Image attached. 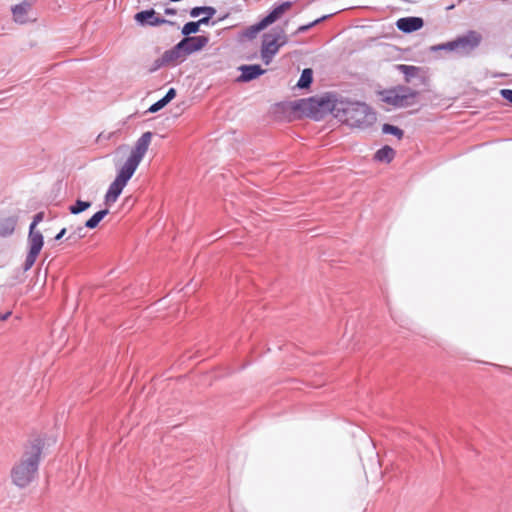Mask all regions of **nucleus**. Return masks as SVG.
<instances>
[{"label":"nucleus","mask_w":512,"mask_h":512,"mask_svg":"<svg viewBox=\"0 0 512 512\" xmlns=\"http://www.w3.org/2000/svg\"><path fill=\"white\" fill-rule=\"evenodd\" d=\"M44 446L45 440L42 437H36L25 444L20 460L11 469V480L15 486L26 488L34 481Z\"/></svg>","instance_id":"f257e3e1"},{"label":"nucleus","mask_w":512,"mask_h":512,"mask_svg":"<svg viewBox=\"0 0 512 512\" xmlns=\"http://www.w3.org/2000/svg\"><path fill=\"white\" fill-rule=\"evenodd\" d=\"M134 19L136 23L142 27H157L164 24L169 26L177 25L175 21L161 17L153 8L137 12Z\"/></svg>","instance_id":"6e6552de"},{"label":"nucleus","mask_w":512,"mask_h":512,"mask_svg":"<svg viewBox=\"0 0 512 512\" xmlns=\"http://www.w3.org/2000/svg\"><path fill=\"white\" fill-rule=\"evenodd\" d=\"M164 14L168 15V16H174V15L177 14V10L175 8H172V7H166L164 9Z\"/></svg>","instance_id":"4c0bfd02"},{"label":"nucleus","mask_w":512,"mask_h":512,"mask_svg":"<svg viewBox=\"0 0 512 512\" xmlns=\"http://www.w3.org/2000/svg\"><path fill=\"white\" fill-rule=\"evenodd\" d=\"M67 232V229L66 228H62L54 237V241L58 242L60 241L66 234Z\"/></svg>","instance_id":"e433bc0d"},{"label":"nucleus","mask_w":512,"mask_h":512,"mask_svg":"<svg viewBox=\"0 0 512 512\" xmlns=\"http://www.w3.org/2000/svg\"><path fill=\"white\" fill-rule=\"evenodd\" d=\"M423 26V18L417 16L402 17L396 21L397 29L405 34L416 32L422 29Z\"/></svg>","instance_id":"f8f14e48"},{"label":"nucleus","mask_w":512,"mask_h":512,"mask_svg":"<svg viewBox=\"0 0 512 512\" xmlns=\"http://www.w3.org/2000/svg\"><path fill=\"white\" fill-rule=\"evenodd\" d=\"M500 96L512 105V89H501Z\"/></svg>","instance_id":"473e14b6"},{"label":"nucleus","mask_w":512,"mask_h":512,"mask_svg":"<svg viewBox=\"0 0 512 512\" xmlns=\"http://www.w3.org/2000/svg\"><path fill=\"white\" fill-rule=\"evenodd\" d=\"M152 137L153 133L151 131L144 132L135 142V145L128 158L140 164L148 150Z\"/></svg>","instance_id":"9d476101"},{"label":"nucleus","mask_w":512,"mask_h":512,"mask_svg":"<svg viewBox=\"0 0 512 512\" xmlns=\"http://www.w3.org/2000/svg\"><path fill=\"white\" fill-rule=\"evenodd\" d=\"M203 6H195L190 9L189 14L192 18L199 17L203 12Z\"/></svg>","instance_id":"f704fd0d"},{"label":"nucleus","mask_w":512,"mask_h":512,"mask_svg":"<svg viewBox=\"0 0 512 512\" xmlns=\"http://www.w3.org/2000/svg\"><path fill=\"white\" fill-rule=\"evenodd\" d=\"M340 102L341 98H338L336 94L328 93L321 97L313 96L297 100L293 103V109L315 121H319L328 114H332L336 118Z\"/></svg>","instance_id":"7ed1b4c3"},{"label":"nucleus","mask_w":512,"mask_h":512,"mask_svg":"<svg viewBox=\"0 0 512 512\" xmlns=\"http://www.w3.org/2000/svg\"><path fill=\"white\" fill-rule=\"evenodd\" d=\"M287 43V38L284 35V29L279 28L278 32L274 34H264L260 52L271 55H276L280 47Z\"/></svg>","instance_id":"1a4fd4ad"},{"label":"nucleus","mask_w":512,"mask_h":512,"mask_svg":"<svg viewBox=\"0 0 512 512\" xmlns=\"http://www.w3.org/2000/svg\"><path fill=\"white\" fill-rule=\"evenodd\" d=\"M177 60V57L174 53V51L171 49L166 50L161 57L157 58L151 67L149 68V72L153 73L160 69L161 67L167 65L168 63Z\"/></svg>","instance_id":"f3484780"},{"label":"nucleus","mask_w":512,"mask_h":512,"mask_svg":"<svg viewBox=\"0 0 512 512\" xmlns=\"http://www.w3.org/2000/svg\"><path fill=\"white\" fill-rule=\"evenodd\" d=\"M335 13H330V14H326V15H323L317 19H315L314 21L312 22H309L305 25H301L298 27L296 33H304V32H307L308 30H310L311 28L315 27L316 25L320 24L321 22L329 19L330 17H332Z\"/></svg>","instance_id":"cd10ccee"},{"label":"nucleus","mask_w":512,"mask_h":512,"mask_svg":"<svg viewBox=\"0 0 512 512\" xmlns=\"http://www.w3.org/2000/svg\"><path fill=\"white\" fill-rule=\"evenodd\" d=\"M382 133L386 135H393L398 140L402 139L404 136V131L401 128L388 123L382 125Z\"/></svg>","instance_id":"bb28decb"},{"label":"nucleus","mask_w":512,"mask_h":512,"mask_svg":"<svg viewBox=\"0 0 512 512\" xmlns=\"http://www.w3.org/2000/svg\"><path fill=\"white\" fill-rule=\"evenodd\" d=\"M109 214V209L104 208L94 213L86 222L84 227L87 229H95L98 227L100 222Z\"/></svg>","instance_id":"412c9836"},{"label":"nucleus","mask_w":512,"mask_h":512,"mask_svg":"<svg viewBox=\"0 0 512 512\" xmlns=\"http://www.w3.org/2000/svg\"><path fill=\"white\" fill-rule=\"evenodd\" d=\"M395 155L396 152L392 147L384 145L375 152L373 159L377 162L390 163L395 158Z\"/></svg>","instance_id":"a211bd4d"},{"label":"nucleus","mask_w":512,"mask_h":512,"mask_svg":"<svg viewBox=\"0 0 512 512\" xmlns=\"http://www.w3.org/2000/svg\"><path fill=\"white\" fill-rule=\"evenodd\" d=\"M17 222L18 217L16 216L0 218V237L11 236L15 231Z\"/></svg>","instance_id":"2eb2a0df"},{"label":"nucleus","mask_w":512,"mask_h":512,"mask_svg":"<svg viewBox=\"0 0 512 512\" xmlns=\"http://www.w3.org/2000/svg\"><path fill=\"white\" fill-rule=\"evenodd\" d=\"M456 54L459 56H469L479 47L482 42V35L476 30H468L455 39Z\"/></svg>","instance_id":"0eeeda50"},{"label":"nucleus","mask_w":512,"mask_h":512,"mask_svg":"<svg viewBox=\"0 0 512 512\" xmlns=\"http://www.w3.org/2000/svg\"><path fill=\"white\" fill-rule=\"evenodd\" d=\"M32 7V1L23 0L21 3L16 4L12 8V13L17 21L24 22L23 17L26 16L30 8Z\"/></svg>","instance_id":"6ab92c4d"},{"label":"nucleus","mask_w":512,"mask_h":512,"mask_svg":"<svg viewBox=\"0 0 512 512\" xmlns=\"http://www.w3.org/2000/svg\"><path fill=\"white\" fill-rule=\"evenodd\" d=\"M293 3L291 1H284L278 4H274L266 16H264L261 21L264 22L265 26L276 22L288 9L292 7Z\"/></svg>","instance_id":"ddd939ff"},{"label":"nucleus","mask_w":512,"mask_h":512,"mask_svg":"<svg viewBox=\"0 0 512 512\" xmlns=\"http://www.w3.org/2000/svg\"><path fill=\"white\" fill-rule=\"evenodd\" d=\"M336 119L352 128L368 129L376 122L375 111L364 102L341 98Z\"/></svg>","instance_id":"f03ea898"},{"label":"nucleus","mask_w":512,"mask_h":512,"mask_svg":"<svg viewBox=\"0 0 512 512\" xmlns=\"http://www.w3.org/2000/svg\"><path fill=\"white\" fill-rule=\"evenodd\" d=\"M431 52H438V51H449V52H455L456 53V46H455V40L448 41L446 43L437 44L430 47Z\"/></svg>","instance_id":"c85d7f7f"},{"label":"nucleus","mask_w":512,"mask_h":512,"mask_svg":"<svg viewBox=\"0 0 512 512\" xmlns=\"http://www.w3.org/2000/svg\"><path fill=\"white\" fill-rule=\"evenodd\" d=\"M126 185L115 180L109 185V188L105 194V203L110 204L117 201Z\"/></svg>","instance_id":"dca6fc26"},{"label":"nucleus","mask_w":512,"mask_h":512,"mask_svg":"<svg viewBox=\"0 0 512 512\" xmlns=\"http://www.w3.org/2000/svg\"><path fill=\"white\" fill-rule=\"evenodd\" d=\"M44 246V236L39 230H28L27 236V255L25 262L22 266L24 272L30 270L35 264Z\"/></svg>","instance_id":"423d86ee"},{"label":"nucleus","mask_w":512,"mask_h":512,"mask_svg":"<svg viewBox=\"0 0 512 512\" xmlns=\"http://www.w3.org/2000/svg\"><path fill=\"white\" fill-rule=\"evenodd\" d=\"M266 28L264 22L261 21V19L253 24V25H250L248 27H246L245 29H243L240 33H239V37L240 38H248V39H253L256 37V35L264 30Z\"/></svg>","instance_id":"aec40b11"},{"label":"nucleus","mask_w":512,"mask_h":512,"mask_svg":"<svg viewBox=\"0 0 512 512\" xmlns=\"http://www.w3.org/2000/svg\"><path fill=\"white\" fill-rule=\"evenodd\" d=\"M201 25H203L201 19H198L197 21H189L183 25L181 33L184 37L191 36L192 34H196L200 31Z\"/></svg>","instance_id":"393cba45"},{"label":"nucleus","mask_w":512,"mask_h":512,"mask_svg":"<svg viewBox=\"0 0 512 512\" xmlns=\"http://www.w3.org/2000/svg\"><path fill=\"white\" fill-rule=\"evenodd\" d=\"M209 37L205 35L188 36L182 38L172 47L177 59H185L187 56L201 51L209 43Z\"/></svg>","instance_id":"39448f33"},{"label":"nucleus","mask_w":512,"mask_h":512,"mask_svg":"<svg viewBox=\"0 0 512 512\" xmlns=\"http://www.w3.org/2000/svg\"><path fill=\"white\" fill-rule=\"evenodd\" d=\"M313 83V70L305 68L302 70L300 78L296 84L299 89H309Z\"/></svg>","instance_id":"4be33fe9"},{"label":"nucleus","mask_w":512,"mask_h":512,"mask_svg":"<svg viewBox=\"0 0 512 512\" xmlns=\"http://www.w3.org/2000/svg\"><path fill=\"white\" fill-rule=\"evenodd\" d=\"M85 228L84 226H78L76 227L69 235L68 237L66 238V240H73V241H77L79 239H82L86 236V231H85Z\"/></svg>","instance_id":"c756f323"},{"label":"nucleus","mask_w":512,"mask_h":512,"mask_svg":"<svg viewBox=\"0 0 512 512\" xmlns=\"http://www.w3.org/2000/svg\"><path fill=\"white\" fill-rule=\"evenodd\" d=\"M453 7H454V5H451V6L447 7V9L449 10V9H452Z\"/></svg>","instance_id":"ea45409f"},{"label":"nucleus","mask_w":512,"mask_h":512,"mask_svg":"<svg viewBox=\"0 0 512 512\" xmlns=\"http://www.w3.org/2000/svg\"><path fill=\"white\" fill-rule=\"evenodd\" d=\"M202 12H203L202 14H204V16L200 19L203 22V25H215L216 23L223 21L226 18V16H223L217 20L211 21V19L217 12L216 8L213 6H203Z\"/></svg>","instance_id":"5701e85b"},{"label":"nucleus","mask_w":512,"mask_h":512,"mask_svg":"<svg viewBox=\"0 0 512 512\" xmlns=\"http://www.w3.org/2000/svg\"><path fill=\"white\" fill-rule=\"evenodd\" d=\"M419 92L406 86H397L382 92L381 100L393 107H406L413 102L410 99H415Z\"/></svg>","instance_id":"20e7f679"},{"label":"nucleus","mask_w":512,"mask_h":512,"mask_svg":"<svg viewBox=\"0 0 512 512\" xmlns=\"http://www.w3.org/2000/svg\"><path fill=\"white\" fill-rule=\"evenodd\" d=\"M238 70L240 71V75L236 78L238 83L251 82L266 73V70L259 64H244L239 66Z\"/></svg>","instance_id":"9b49d317"},{"label":"nucleus","mask_w":512,"mask_h":512,"mask_svg":"<svg viewBox=\"0 0 512 512\" xmlns=\"http://www.w3.org/2000/svg\"><path fill=\"white\" fill-rule=\"evenodd\" d=\"M231 512H234L233 508L231 507Z\"/></svg>","instance_id":"a19ab883"},{"label":"nucleus","mask_w":512,"mask_h":512,"mask_svg":"<svg viewBox=\"0 0 512 512\" xmlns=\"http://www.w3.org/2000/svg\"><path fill=\"white\" fill-rule=\"evenodd\" d=\"M11 315V311H7L5 313H0V321H5Z\"/></svg>","instance_id":"58836bf2"},{"label":"nucleus","mask_w":512,"mask_h":512,"mask_svg":"<svg viewBox=\"0 0 512 512\" xmlns=\"http://www.w3.org/2000/svg\"><path fill=\"white\" fill-rule=\"evenodd\" d=\"M177 95V91L174 87H171L168 89L166 94L163 96V98L170 103Z\"/></svg>","instance_id":"72a5a7b5"},{"label":"nucleus","mask_w":512,"mask_h":512,"mask_svg":"<svg viewBox=\"0 0 512 512\" xmlns=\"http://www.w3.org/2000/svg\"><path fill=\"white\" fill-rule=\"evenodd\" d=\"M138 166V163L127 158L123 166L118 170L115 180L119 181L124 185H127L129 180L133 177Z\"/></svg>","instance_id":"4468645a"},{"label":"nucleus","mask_w":512,"mask_h":512,"mask_svg":"<svg viewBox=\"0 0 512 512\" xmlns=\"http://www.w3.org/2000/svg\"><path fill=\"white\" fill-rule=\"evenodd\" d=\"M169 103L162 97L161 99H159L158 101H156L155 103H153L147 110L148 113H156L158 111H160L161 109H163L166 105H168Z\"/></svg>","instance_id":"7c9ffc66"},{"label":"nucleus","mask_w":512,"mask_h":512,"mask_svg":"<svg viewBox=\"0 0 512 512\" xmlns=\"http://www.w3.org/2000/svg\"><path fill=\"white\" fill-rule=\"evenodd\" d=\"M91 206H92L91 201H84L81 199H77L74 204H72L68 207V210L72 215H78V214L86 211L87 209H89Z\"/></svg>","instance_id":"a878e982"},{"label":"nucleus","mask_w":512,"mask_h":512,"mask_svg":"<svg viewBox=\"0 0 512 512\" xmlns=\"http://www.w3.org/2000/svg\"><path fill=\"white\" fill-rule=\"evenodd\" d=\"M396 68L404 75L406 82H409L411 78L417 76L420 71V67L405 64H399Z\"/></svg>","instance_id":"b1692460"},{"label":"nucleus","mask_w":512,"mask_h":512,"mask_svg":"<svg viewBox=\"0 0 512 512\" xmlns=\"http://www.w3.org/2000/svg\"><path fill=\"white\" fill-rule=\"evenodd\" d=\"M273 57H274V55L261 52V58L265 65H269L271 63Z\"/></svg>","instance_id":"c9c22d12"},{"label":"nucleus","mask_w":512,"mask_h":512,"mask_svg":"<svg viewBox=\"0 0 512 512\" xmlns=\"http://www.w3.org/2000/svg\"><path fill=\"white\" fill-rule=\"evenodd\" d=\"M44 219V212H38L33 216V219L29 225V230H38L37 225Z\"/></svg>","instance_id":"2f4dec72"}]
</instances>
